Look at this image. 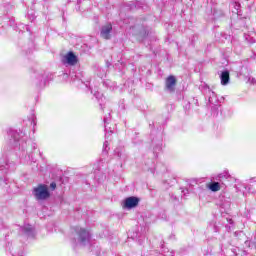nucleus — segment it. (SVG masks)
<instances>
[{"label": "nucleus", "instance_id": "2eb2a0df", "mask_svg": "<svg viewBox=\"0 0 256 256\" xmlns=\"http://www.w3.org/2000/svg\"><path fill=\"white\" fill-rule=\"evenodd\" d=\"M50 188L52 189V191H55V189H57V184L55 182H52L50 184Z\"/></svg>", "mask_w": 256, "mask_h": 256}, {"label": "nucleus", "instance_id": "6ab92c4d", "mask_svg": "<svg viewBox=\"0 0 256 256\" xmlns=\"http://www.w3.org/2000/svg\"><path fill=\"white\" fill-rule=\"evenodd\" d=\"M0 163H1V160H0Z\"/></svg>", "mask_w": 256, "mask_h": 256}, {"label": "nucleus", "instance_id": "a211bd4d", "mask_svg": "<svg viewBox=\"0 0 256 256\" xmlns=\"http://www.w3.org/2000/svg\"><path fill=\"white\" fill-rule=\"evenodd\" d=\"M8 164L6 163L5 165H0V171H3V169H7Z\"/></svg>", "mask_w": 256, "mask_h": 256}, {"label": "nucleus", "instance_id": "6e6552de", "mask_svg": "<svg viewBox=\"0 0 256 256\" xmlns=\"http://www.w3.org/2000/svg\"><path fill=\"white\" fill-rule=\"evenodd\" d=\"M175 85H177V79H175V76H169L166 79V90L173 93L175 91Z\"/></svg>", "mask_w": 256, "mask_h": 256}, {"label": "nucleus", "instance_id": "0eeeda50", "mask_svg": "<svg viewBox=\"0 0 256 256\" xmlns=\"http://www.w3.org/2000/svg\"><path fill=\"white\" fill-rule=\"evenodd\" d=\"M113 31V26L111 24H106L102 26L100 31V36L102 39H111V32Z\"/></svg>", "mask_w": 256, "mask_h": 256}, {"label": "nucleus", "instance_id": "f257e3e1", "mask_svg": "<svg viewBox=\"0 0 256 256\" xmlns=\"http://www.w3.org/2000/svg\"><path fill=\"white\" fill-rule=\"evenodd\" d=\"M10 139V143L21 149V151H25V147H27V136L23 132H17L15 130H10L8 132Z\"/></svg>", "mask_w": 256, "mask_h": 256}, {"label": "nucleus", "instance_id": "dca6fc26", "mask_svg": "<svg viewBox=\"0 0 256 256\" xmlns=\"http://www.w3.org/2000/svg\"><path fill=\"white\" fill-rule=\"evenodd\" d=\"M108 145H109V141L106 140V141L104 142V146H103L104 151H107Z\"/></svg>", "mask_w": 256, "mask_h": 256}, {"label": "nucleus", "instance_id": "9d476101", "mask_svg": "<svg viewBox=\"0 0 256 256\" xmlns=\"http://www.w3.org/2000/svg\"><path fill=\"white\" fill-rule=\"evenodd\" d=\"M221 85H229V71L225 70L220 75Z\"/></svg>", "mask_w": 256, "mask_h": 256}, {"label": "nucleus", "instance_id": "7ed1b4c3", "mask_svg": "<svg viewBox=\"0 0 256 256\" xmlns=\"http://www.w3.org/2000/svg\"><path fill=\"white\" fill-rule=\"evenodd\" d=\"M33 195L37 201H45V199H49L51 194L49 193V188L45 184H39L37 187L33 189Z\"/></svg>", "mask_w": 256, "mask_h": 256}, {"label": "nucleus", "instance_id": "ddd939ff", "mask_svg": "<svg viewBox=\"0 0 256 256\" xmlns=\"http://www.w3.org/2000/svg\"><path fill=\"white\" fill-rule=\"evenodd\" d=\"M208 187H209L210 191H214V192H217L221 189L219 182H212L211 184H209Z\"/></svg>", "mask_w": 256, "mask_h": 256}, {"label": "nucleus", "instance_id": "f3484780", "mask_svg": "<svg viewBox=\"0 0 256 256\" xmlns=\"http://www.w3.org/2000/svg\"><path fill=\"white\" fill-rule=\"evenodd\" d=\"M219 179H227V174H219Z\"/></svg>", "mask_w": 256, "mask_h": 256}, {"label": "nucleus", "instance_id": "9b49d317", "mask_svg": "<svg viewBox=\"0 0 256 256\" xmlns=\"http://www.w3.org/2000/svg\"><path fill=\"white\" fill-rule=\"evenodd\" d=\"M104 127H105V137L109 139V135L113 133V129L109 127V117L104 118Z\"/></svg>", "mask_w": 256, "mask_h": 256}, {"label": "nucleus", "instance_id": "39448f33", "mask_svg": "<svg viewBox=\"0 0 256 256\" xmlns=\"http://www.w3.org/2000/svg\"><path fill=\"white\" fill-rule=\"evenodd\" d=\"M139 205V198L131 196L125 199L123 209H135Z\"/></svg>", "mask_w": 256, "mask_h": 256}, {"label": "nucleus", "instance_id": "f8f14e48", "mask_svg": "<svg viewBox=\"0 0 256 256\" xmlns=\"http://www.w3.org/2000/svg\"><path fill=\"white\" fill-rule=\"evenodd\" d=\"M35 84L37 85V87L41 88V87H45V76L43 75H38V77L34 80Z\"/></svg>", "mask_w": 256, "mask_h": 256}, {"label": "nucleus", "instance_id": "20e7f679", "mask_svg": "<svg viewBox=\"0 0 256 256\" xmlns=\"http://www.w3.org/2000/svg\"><path fill=\"white\" fill-rule=\"evenodd\" d=\"M63 65L73 67L77 65V56L73 52H68L62 57Z\"/></svg>", "mask_w": 256, "mask_h": 256}, {"label": "nucleus", "instance_id": "1a4fd4ad", "mask_svg": "<svg viewBox=\"0 0 256 256\" xmlns=\"http://www.w3.org/2000/svg\"><path fill=\"white\" fill-rule=\"evenodd\" d=\"M22 233L26 235V237H35V228L31 226L30 224H26L23 227H21Z\"/></svg>", "mask_w": 256, "mask_h": 256}, {"label": "nucleus", "instance_id": "423d86ee", "mask_svg": "<svg viewBox=\"0 0 256 256\" xmlns=\"http://www.w3.org/2000/svg\"><path fill=\"white\" fill-rule=\"evenodd\" d=\"M205 95L208 96V101L211 105H217L219 103V99H217V94L211 90L209 87L204 88Z\"/></svg>", "mask_w": 256, "mask_h": 256}, {"label": "nucleus", "instance_id": "4468645a", "mask_svg": "<svg viewBox=\"0 0 256 256\" xmlns=\"http://www.w3.org/2000/svg\"><path fill=\"white\" fill-rule=\"evenodd\" d=\"M248 83H250L251 85H256V80H255V78L249 77V78H248Z\"/></svg>", "mask_w": 256, "mask_h": 256}, {"label": "nucleus", "instance_id": "f03ea898", "mask_svg": "<svg viewBox=\"0 0 256 256\" xmlns=\"http://www.w3.org/2000/svg\"><path fill=\"white\" fill-rule=\"evenodd\" d=\"M76 240L75 245H79L80 247H86L91 243V232L85 228L76 227Z\"/></svg>", "mask_w": 256, "mask_h": 256}]
</instances>
